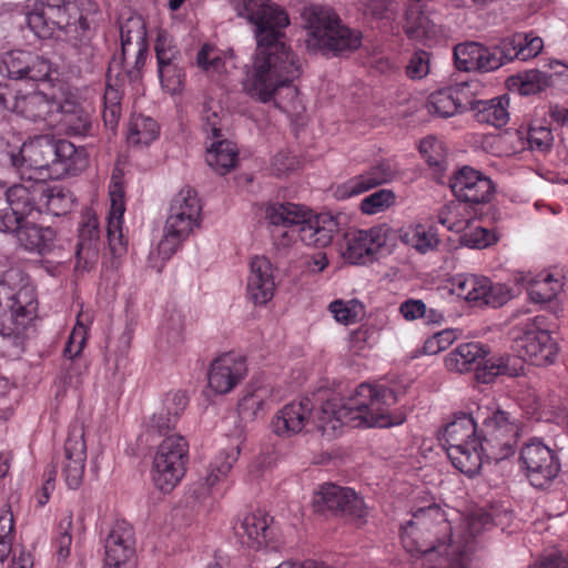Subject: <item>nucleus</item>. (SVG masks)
I'll list each match as a JSON object with an SVG mask.
<instances>
[{"label":"nucleus","instance_id":"f257e3e1","mask_svg":"<svg viewBox=\"0 0 568 568\" xmlns=\"http://www.w3.org/2000/svg\"><path fill=\"white\" fill-rule=\"evenodd\" d=\"M232 7L254 28L256 52L247 91L258 101L268 102L280 87L301 75L298 58L282 40L288 14L272 0H233Z\"/></svg>","mask_w":568,"mask_h":568},{"label":"nucleus","instance_id":"f03ea898","mask_svg":"<svg viewBox=\"0 0 568 568\" xmlns=\"http://www.w3.org/2000/svg\"><path fill=\"white\" fill-rule=\"evenodd\" d=\"M493 525L489 514L474 511L455 532L448 513L434 504L413 513L402 527V542L409 554L423 556L424 568H465L476 537Z\"/></svg>","mask_w":568,"mask_h":568},{"label":"nucleus","instance_id":"7ed1b4c3","mask_svg":"<svg viewBox=\"0 0 568 568\" xmlns=\"http://www.w3.org/2000/svg\"><path fill=\"white\" fill-rule=\"evenodd\" d=\"M397 403L395 392L384 384L362 383L345 400L328 399L313 412L311 426L333 436L344 425L353 427H392L405 422L402 409H392Z\"/></svg>","mask_w":568,"mask_h":568},{"label":"nucleus","instance_id":"20e7f679","mask_svg":"<svg viewBox=\"0 0 568 568\" xmlns=\"http://www.w3.org/2000/svg\"><path fill=\"white\" fill-rule=\"evenodd\" d=\"M97 12L98 4L93 0H37L27 22L39 38H50L60 31L59 37L71 44L75 62L87 64L94 52L90 18Z\"/></svg>","mask_w":568,"mask_h":568},{"label":"nucleus","instance_id":"39448f33","mask_svg":"<svg viewBox=\"0 0 568 568\" xmlns=\"http://www.w3.org/2000/svg\"><path fill=\"white\" fill-rule=\"evenodd\" d=\"M88 153L67 140L38 135L24 142L11 163L29 180H59L77 175L88 166Z\"/></svg>","mask_w":568,"mask_h":568},{"label":"nucleus","instance_id":"423d86ee","mask_svg":"<svg viewBox=\"0 0 568 568\" xmlns=\"http://www.w3.org/2000/svg\"><path fill=\"white\" fill-rule=\"evenodd\" d=\"M202 204L195 190L184 187L171 200L163 235L149 256L150 266L161 272L163 265L201 224Z\"/></svg>","mask_w":568,"mask_h":568},{"label":"nucleus","instance_id":"0eeeda50","mask_svg":"<svg viewBox=\"0 0 568 568\" xmlns=\"http://www.w3.org/2000/svg\"><path fill=\"white\" fill-rule=\"evenodd\" d=\"M302 19L306 29L305 43L310 52L337 54L361 47V32L344 26L332 8L306 7L302 12Z\"/></svg>","mask_w":568,"mask_h":568},{"label":"nucleus","instance_id":"6e6552de","mask_svg":"<svg viewBox=\"0 0 568 568\" xmlns=\"http://www.w3.org/2000/svg\"><path fill=\"white\" fill-rule=\"evenodd\" d=\"M481 422L479 448L483 460L501 462L515 454L520 433V422L499 406L478 407Z\"/></svg>","mask_w":568,"mask_h":568},{"label":"nucleus","instance_id":"1a4fd4ad","mask_svg":"<svg viewBox=\"0 0 568 568\" xmlns=\"http://www.w3.org/2000/svg\"><path fill=\"white\" fill-rule=\"evenodd\" d=\"M477 415L460 413L444 427L443 440L447 456L455 468L471 477L483 465L479 440L476 437Z\"/></svg>","mask_w":568,"mask_h":568},{"label":"nucleus","instance_id":"9d476101","mask_svg":"<svg viewBox=\"0 0 568 568\" xmlns=\"http://www.w3.org/2000/svg\"><path fill=\"white\" fill-rule=\"evenodd\" d=\"M36 312V294L21 273L10 270L0 278V335L10 336Z\"/></svg>","mask_w":568,"mask_h":568},{"label":"nucleus","instance_id":"9b49d317","mask_svg":"<svg viewBox=\"0 0 568 568\" xmlns=\"http://www.w3.org/2000/svg\"><path fill=\"white\" fill-rule=\"evenodd\" d=\"M189 445L184 437L173 434L166 436L154 454L151 470L152 480L158 489L170 493L185 474Z\"/></svg>","mask_w":568,"mask_h":568},{"label":"nucleus","instance_id":"f8f14e48","mask_svg":"<svg viewBox=\"0 0 568 568\" xmlns=\"http://www.w3.org/2000/svg\"><path fill=\"white\" fill-rule=\"evenodd\" d=\"M0 73L17 80H28L54 87L58 69L44 57L32 52L16 50L0 58Z\"/></svg>","mask_w":568,"mask_h":568},{"label":"nucleus","instance_id":"ddd939ff","mask_svg":"<svg viewBox=\"0 0 568 568\" xmlns=\"http://www.w3.org/2000/svg\"><path fill=\"white\" fill-rule=\"evenodd\" d=\"M520 462L531 485L544 487L560 471L557 453L540 439L534 438L520 450Z\"/></svg>","mask_w":568,"mask_h":568},{"label":"nucleus","instance_id":"4468645a","mask_svg":"<svg viewBox=\"0 0 568 568\" xmlns=\"http://www.w3.org/2000/svg\"><path fill=\"white\" fill-rule=\"evenodd\" d=\"M314 507L317 511H331L361 520L367 516V507L356 491L335 484H324L314 496Z\"/></svg>","mask_w":568,"mask_h":568},{"label":"nucleus","instance_id":"2eb2a0df","mask_svg":"<svg viewBox=\"0 0 568 568\" xmlns=\"http://www.w3.org/2000/svg\"><path fill=\"white\" fill-rule=\"evenodd\" d=\"M386 241L387 230L381 225L367 230H352L344 236L341 253L351 264H365L375 257Z\"/></svg>","mask_w":568,"mask_h":568},{"label":"nucleus","instance_id":"dca6fc26","mask_svg":"<svg viewBox=\"0 0 568 568\" xmlns=\"http://www.w3.org/2000/svg\"><path fill=\"white\" fill-rule=\"evenodd\" d=\"M104 568H133L135 536L131 524L116 520L105 538Z\"/></svg>","mask_w":568,"mask_h":568},{"label":"nucleus","instance_id":"f3484780","mask_svg":"<svg viewBox=\"0 0 568 568\" xmlns=\"http://www.w3.org/2000/svg\"><path fill=\"white\" fill-rule=\"evenodd\" d=\"M247 372L245 358L234 353H225L215 358L207 373L210 389L224 395L233 390Z\"/></svg>","mask_w":568,"mask_h":568},{"label":"nucleus","instance_id":"a211bd4d","mask_svg":"<svg viewBox=\"0 0 568 568\" xmlns=\"http://www.w3.org/2000/svg\"><path fill=\"white\" fill-rule=\"evenodd\" d=\"M85 460L84 429L81 425L74 424L69 429L64 443L63 460L61 462V473L69 488L77 489L81 485Z\"/></svg>","mask_w":568,"mask_h":568},{"label":"nucleus","instance_id":"6ab92c4d","mask_svg":"<svg viewBox=\"0 0 568 568\" xmlns=\"http://www.w3.org/2000/svg\"><path fill=\"white\" fill-rule=\"evenodd\" d=\"M312 420L313 403L305 397L278 409L272 418L271 427L278 437L290 438L307 429Z\"/></svg>","mask_w":568,"mask_h":568},{"label":"nucleus","instance_id":"aec40b11","mask_svg":"<svg viewBox=\"0 0 568 568\" xmlns=\"http://www.w3.org/2000/svg\"><path fill=\"white\" fill-rule=\"evenodd\" d=\"M517 348L526 362L536 366L552 364L558 353L550 333L535 326L528 327L517 339Z\"/></svg>","mask_w":568,"mask_h":568},{"label":"nucleus","instance_id":"412c9836","mask_svg":"<svg viewBox=\"0 0 568 568\" xmlns=\"http://www.w3.org/2000/svg\"><path fill=\"white\" fill-rule=\"evenodd\" d=\"M449 185L460 202L474 204L488 202L494 192L491 180L468 166L460 169L452 178Z\"/></svg>","mask_w":568,"mask_h":568},{"label":"nucleus","instance_id":"4be33fe9","mask_svg":"<svg viewBox=\"0 0 568 568\" xmlns=\"http://www.w3.org/2000/svg\"><path fill=\"white\" fill-rule=\"evenodd\" d=\"M274 268L265 256H255L250 262L246 278V296L256 306L266 305L275 294Z\"/></svg>","mask_w":568,"mask_h":568},{"label":"nucleus","instance_id":"5701e85b","mask_svg":"<svg viewBox=\"0 0 568 568\" xmlns=\"http://www.w3.org/2000/svg\"><path fill=\"white\" fill-rule=\"evenodd\" d=\"M470 105L469 85L465 82L432 93L427 102L428 112L442 118L453 116Z\"/></svg>","mask_w":568,"mask_h":568},{"label":"nucleus","instance_id":"b1692460","mask_svg":"<svg viewBox=\"0 0 568 568\" xmlns=\"http://www.w3.org/2000/svg\"><path fill=\"white\" fill-rule=\"evenodd\" d=\"M298 236L308 246H327L338 230L336 219L328 214H313L305 209L304 221L298 223Z\"/></svg>","mask_w":568,"mask_h":568},{"label":"nucleus","instance_id":"393cba45","mask_svg":"<svg viewBox=\"0 0 568 568\" xmlns=\"http://www.w3.org/2000/svg\"><path fill=\"white\" fill-rule=\"evenodd\" d=\"M271 518L263 511L246 513L233 526L239 541L251 549H261L270 540Z\"/></svg>","mask_w":568,"mask_h":568},{"label":"nucleus","instance_id":"a878e982","mask_svg":"<svg viewBox=\"0 0 568 568\" xmlns=\"http://www.w3.org/2000/svg\"><path fill=\"white\" fill-rule=\"evenodd\" d=\"M395 172L388 163H378L366 172L355 175L342 184H338L334 190V195L338 200L357 196L373 187L392 181Z\"/></svg>","mask_w":568,"mask_h":568},{"label":"nucleus","instance_id":"bb28decb","mask_svg":"<svg viewBox=\"0 0 568 568\" xmlns=\"http://www.w3.org/2000/svg\"><path fill=\"white\" fill-rule=\"evenodd\" d=\"M50 129H58L71 136L93 134L90 114L72 101L58 102V110L50 120Z\"/></svg>","mask_w":568,"mask_h":568},{"label":"nucleus","instance_id":"cd10ccee","mask_svg":"<svg viewBox=\"0 0 568 568\" xmlns=\"http://www.w3.org/2000/svg\"><path fill=\"white\" fill-rule=\"evenodd\" d=\"M58 102L54 97H48L41 91L27 94L17 92L12 102V112L33 122L43 121L50 129V120L58 110Z\"/></svg>","mask_w":568,"mask_h":568},{"label":"nucleus","instance_id":"c85d7f7f","mask_svg":"<svg viewBox=\"0 0 568 568\" xmlns=\"http://www.w3.org/2000/svg\"><path fill=\"white\" fill-rule=\"evenodd\" d=\"M111 206L108 215L106 234L110 248L114 255L125 252L123 241L122 223L125 212L124 191L121 184L113 182L110 185Z\"/></svg>","mask_w":568,"mask_h":568},{"label":"nucleus","instance_id":"c756f323","mask_svg":"<svg viewBox=\"0 0 568 568\" xmlns=\"http://www.w3.org/2000/svg\"><path fill=\"white\" fill-rule=\"evenodd\" d=\"M514 281L526 286L529 296L537 303L552 301L562 288L560 280L548 272L532 274L531 272L519 271L514 274Z\"/></svg>","mask_w":568,"mask_h":568},{"label":"nucleus","instance_id":"7c9ffc66","mask_svg":"<svg viewBox=\"0 0 568 568\" xmlns=\"http://www.w3.org/2000/svg\"><path fill=\"white\" fill-rule=\"evenodd\" d=\"M9 209L14 212L19 219L29 220L40 217L42 206L40 203V189L28 187L22 184H16L8 190H3Z\"/></svg>","mask_w":568,"mask_h":568},{"label":"nucleus","instance_id":"2f4dec72","mask_svg":"<svg viewBox=\"0 0 568 568\" xmlns=\"http://www.w3.org/2000/svg\"><path fill=\"white\" fill-rule=\"evenodd\" d=\"M39 217L24 220L17 231V239L24 250L43 254L51 250L55 231L38 224Z\"/></svg>","mask_w":568,"mask_h":568},{"label":"nucleus","instance_id":"473e14b6","mask_svg":"<svg viewBox=\"0 0 568 568\" xmlns=\"http://www.w3.org/2000/svg\"><path fill=\"white\" fill-rule=\"evenodd\" d=\"M121 47L123 59L130 55L133 47L134 67L140 69L144 65L148 52L146 31L141 19H130L121 27Z\"/></svg>","mask_w":568,"mask_h":568},{"label":"nucleus","instance_id":"72a5a7b5","mask_svg":"<svg viewBox=\"0 0 568 568\" xmlns=\"http://www.w3.org/2000/svg\"><path fill=\"white\" fill-rule=\"evenodd\" d=\"M99 234L98 221L94 217L89 219L80 229L79 243L75 251L78 268L87 271L97 263L99 255Z\"/></svg>","mask_w":568,"mask_h":568},{"label":"nucleus","instance_id":"f704fd0d","mask_svg":"<svg viewBox=\"0 0 568 568\" xmlns=\"http://www.w3.org/2000/svg\"><path fill=\"white\" fill-rule=\"evenodd\" d=\"M501 48L507 52L508 61L515 59L527 61L542 51L544 41L532 32H518L503 39Z\"/></svg>","mask_w":568,"mask_h":568},{"label":"nucleus","instance_id":"c9c22d12","mask_svg":"<svg viewBox=\"0 0 568 568\" xmlns=\"http://www.w3.org/2000/svg\"><path fill=\"white\" fill-rule=\"evenodd\" d=\"M274 402L273 388L268 385L250 386L239 402V413L243 419L253 420Z\"/></svg>","mask_w":568,"mask_h":568},{"label":"nucleus","instance_id":"e433bc0d","mask_svg":"<svg viewBox=\"0 0 568 568\" xmlns=\"http://www.w3.org/2000/svg\"><path fill=\"white\" fill-rule=\"evenodd\" d=\"M241 447L239 443H232L217 454L215 459L210 464L204 478L205 485L209 488L213 489L226 481L232 467L239 459Z\"/></svg>","mask_w":568,"mask_h":568},{"label":"nucleus","instance_id":"4c0bfd02","mask_svg":"<svg viewBox=\"0 0 568 568\" xmlns=\"http://www.w3.org/2000/svg\"><path fill=\"white\" fill-rule=\"evenodd\" d=\"M305 206L286 202L267 204L264 211L265 221L275 229L298 226L304 221Z\"/></svg>","mask_w":568,"mask_h":568},{"label":"nucleus","instance_id":"58836bf2","mask_svg":"<svg viewBox=\"0 0 568 568\" xmlns=\"http://www.w3.org/2000/svg\"><path fill=\"white\" fill-rule=\"evenodd\" d=\"M205 160L216 173L224 175L235 168L239 151L233 142L216 140L207 146Z\"/></svg>","mask_w":568,"mask_h":568},{"label":"nucleus","instance_id":"ea45409f","mask_svg":"<svg viewBox=\"0 0 568 568\" xmlns=\"http://www.w3.org/2000/svg\"><path fill=\"white\" fill-rule=\"evenodd\" d=\"M524 361L521 354L519 356L491 357L478 368L477 377L483 383H490L499 375L518 376L524 372Z\"/></svg>","mask_w":568,"mask_h":568},{"label":"nucleus","instance_id":"a19ab883","mask_svg":"<svg viewBox=\"0 0 568 568\" xmlns=\"http://www.w3.org/2000/svg\"><path fill=\"white\" fill-rule=\"evenodd\" d=\"M509 99L507 95H500L487 101L473 102L470 105L476 110L475 116L478 122L490 124L495 128H501L508 123Z\"/></svg>","mask_w":568,"mask_h":568},{"label":"nucleus","instance_id":"79ce46f5","mask_svg":"<svg viewBox=\"0 0 568 568\" xmlns=\"http://www.w3.org/2000/svg\"><path fill=\"white\" fill-rule=\"evenodd\" d=\"M450 284L453 294L476 305H481V300L488 290V278L475 274H457L452 278Z\"/></svg>","mask_w":568,"mask_h":568},{"label":"nucleus","instance_id":"37998d69","mask_svg":"<svg viewBox=\"0 0 568 568\" xmlns=\"http://www.w3.org/2000/svg\"><path fill=\"white\" fill-rule=\"evenodd\" d=\"M408 8L406 10V23L404 30L409 39L423 40L434 33V24L423 12V0H405Z\"/></svg>","mask_w":568,"mask_h":568},{"label":"nucleus","instance_id":"c03bdc74","mask_svg":"<svg viewBox=\"0 0 568 568\" xmlns=\"http://www.w3.org/2000/svg\"><path fill=\"white\" fill-rule=\"evenodd\" d=\"M400 240L422 254L436 250L439 244L435 229L420 223L412 224L404 229L400 234Z\"/></svg>","mask_w":568,"mask_h":568},{"label":"nucleus","instance_id":"a18cd8bd","mask_svg":"<svg viewBox=\"0 0 568 568\" xmlns=\"http://www.w3.org/2000/svg\"><path fill=\"white\" fill-rule=\"evenodd\" d=\"M486 355L485 348L479 343H465L453 349L445 359L449 371L464 373L471 369L473 365Z\"/></svg>","mask_w":568,"mask_h":568},{"label":"nucleus","instance_id":"49530a36","mask_svg":"<svg viewBox=\"0 0 568 568\" xmlns=\"http://www.w3.org/2000/svg\"><path fill=\"white\" fill-rule=\"evenodd\" d=\"M159 135V125L156 122L145 115H132L126 132V141L133 146L149 145Z\"/></svg>","mask_w":568,"mask_h":568},{"label":"nucleus","instance_id":"de8ad7c7","mask_svg":"<svg viewBox=\"0 0 568 568\" xmlns=\"http://www.w3.org/2000/svg\"><path fill=\"white\" fill-rule=\"evenodd\" d=\"M40 203L53 215H64L73 207L74 197L72 192L62 185H53L40 189Z\"/></svg>","mask_w":568,"mask_h":568},{"label":"nucleus","instance_id":"09e8293b","mask_svg":"<svg viewBox=\"0 0 568 568\" xmlns=\"http://www.w3.org/2000/svg\"><path fill=\"white\" fill-rule=\"evenodd\" d=\"M93 317L89 311L81 310L77 315V323L70 333L68 342L64 346L63 354L69 359H75L82 352L88 331L92 324Z\"/></svg>","mask_w":568,"mask_h":568},{"label":"nucleus","instance_id":"8fccbe9b","mask_svg":"<svg viewBox=\"0 0 568 568\" xmlns=\"http://www.w3.org/2000/svg\"><path fill=\"white\" fill-rule=\"evenodd\" d=\"M328 311L337 323L351 325L362 318L365 313V307L357 298L347 301L338 298L329 303Z\"/></svg>","mask_w":568,"mask_h":568},{"label":"nucleus","instance_id":"3c124183","mask_svg":"<svg viewBox=\"0 0 568 568\" xmlns=\"http://www.w3.org/2000/svg\"><path fill=\"white\" fill-rule=\"evenodd\" d=\"M73 518L71 513L64 514L57 526L53 548L59 564H65L71 555Z\"/></svg>","mask_w":568,"mask_h":568},{"label":"nucleus","instance_id":"603ef678","mask_svg":"<svg viewBox=\"0 0 568 568\" xmlns=\"http://www.w3.org/2000/svg\"><path fill=\"white\" fill-rule=\"evenodd\" d=\"M477 61L476 72L479 73L496 71L509 62L507 52L501 48V41L495 47H486L479 43Z\"/></svg>","mask_w":568,"mask_h":568},{"label":"nucleus","instance_id":"864d4df0","mask_svg":"<svg viewBox=\"0 0 568 568\" xmlns=\"http://www.w3.org/2000/svg\"><path fill=\"white\" fill-rule=\"evenodd\" d=\"M199 68L211 74H220L226 71V59L222 52L210 44H203L196 54Z\"/></svg>","mask_w":568,"mask_h":568},{"label":"nucleus","instance_id":"5fc2aeb1","mask_svg":"<svg viewBox=\"0 0 568 568\" xmlns=\"http://www.w3.org/2000/svg\"><path fill=\"white\" fill-rule=\"evenodd\" d=\"M396 195L392 190H378L361 202V211L366 215H375L382 213L395 204Z\"/></svg>","mask_w":568,"mask_h":568},{"label":"nucleus","instance_id":"6e6d98bb","mask_svg":"<svg viewBox=\"0 0 568 568\" xmlns=\"http://www.w3.org/2000/svg\"><path fill=\"white\" fill-rule=\"evenodd\" d=\"M464 206L458 202H449L445 204L437 214L438 223L448 231L460 233L468 227V221L462 219V210Z\"/></svg>","mask_w":568,"mask_h":568},{"label":"nucleus","instance_id":"4d7b16f0","mask_svg":"<svg viewBox=\"0 0 568 568\" xmlns=\"http://www.w3.org/2000/svg\"><path fill=\"white\" fill-rule=\"evenodd\" d=\"M521 95L538 93L549 85V75L536 69L525 71L516 78Z\"/></svg>","mask_w":568,"mask_h":568},{"label":"nucleus","instance_id":"13d9d810","mask_svg":"<svg viewBox=\"0 0 568 568\" xmlns=\"http://www.w3.org/2000/svg\"><path fill=\"white\" fill-rule=\"evenodd\" d=\"M161 87L170 94H178L183 89L185 74L175 62L158 67Z\"/></svg>","mask_w":568,"mask_h":568},{"label":"nucleus","instance_id":"bf43d9fd","mask_svg":"<svg viewBox=\"0 0 568 568\" xmlns=\"http://www.w3.org/2000/svg\"><path fill=\"white\" fill-rule=\"evenodd\" d=\"M478 51V42H465L457 44L454 48V61L456 68L459 71L476 72Z\"/></svg>","mask_w":568,"mask_h":568},{"label":"nucleus","instance_id":"052dcab7","mask_svg":"<svg viewBox=\"0 0 568 568\" xmlns=\"http://www.w3.org/2000/svg\"><path fill=\"white\" fill-rule=\"evenodd\" d=\"M486 142L491 146H496L498 154L510 155L517 153L525 148L523 134L520 131H508L496 136L486 138Z\"/></svg>","mask_w":568,"mask_h":568},{"label":"nucleus","instance_id":"680f3d73","mask_svg":"<svg viewBox=\"0 0 568 568\" xmlns=\"http://www.w3.org/2000/svg\"><path fill=\"white\" fill-rule=\"evenodd\" d=\"M460 242L470 248H485L496 242V236L489 230L479 225H470L462 232Z\"/></svg>","mask_w":568,"mask_h":568},{"label":"nucleus","instance_id":"e2e57ef3","mask_svg":"<svg viewBox=\"0 0 568 568\" xmlns=\"http://www.w3.org/2000/svg\"><path fill=\"white\" fill-rule=\"evenodd\" d=\"M221 106L214 101H205L201 111L203 130L210 133L213 139L221 136Z\"/></svg>","mask_w":568,"mask_h":568},{"label":"nucleus","instance_id":"0e129e2a","mask_svg":"<svg viewBox=\"0 0 568 568\" xmlns=\"http://www.w3.org/2000/svg\"><path fill=\"white\" fill-rule=\"evenodd\" d=\"M526 140L530 149L545 152L552 146L554 135L550 128L535 123L529 126Z\"/></svg>","mask_w":568,"mask_h":568},{"label":"nucleus","instance_id":"69168bd1","mask_svg":"<svg viewBox=\"0 0 568 568\" xmlns=\"http://www.w3.org/2000/svg\"><path fill=\"white\" fill-rule=\"evenodd\" d=\"M14 521L10 510L0 515V562L8 559L12 550Z\"/></svg>","mask_w":568,"mask_h":568},{"label":"nucleus","instance_id":"338daca9","mask_svg":"<svg viewBox=\"0 0 568 568\" xmlns=\"http://www.w3.org/2000/svg\"><path fill=\"white\" fill-rule=\"evenodd\" d=\"M419 152L432 166H439L446 158L443 142L434 136H427L420 141Z\"/></svg>","mask_w":568,"mask_h":568},{"label":"nucleus","instance_id":"774afa93","mask_svg":"<svg viewBox=\"0 0 568 568\" xmlns=\"http://www.w3.org/2000/svg\"><path fill=\"white\" fill-rule=\"evenodd\" d=\"M460 335L457 329L446 328L429 337L424 344L426 354L435 355L448 348Z\"/></svg>","mask_w":568,"mask_h":568}]
</instances>
